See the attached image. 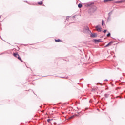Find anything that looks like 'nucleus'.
<instances>
[{
  "mask_svg": "<svg viewBox=\"0 0 125 125\" xmlns=\"http://www.w3.org/2000/svg\"><path fill=\"white\" fill-rule=\"evenodd\" d=\"M13 55L15 57H16V58H18V59H19V60H20V61H21V62H23V60H22V59L20 57V56H19V54H18V53H14Z\"/></svg>",
  "mask_w": 125,
  "mask_h": 125,
  "instance_id": "nucleus-1",
  "label": "nucleus"
},
{
  "mask_svg": "<svg viewBox=\"0 0 125 125\" xmlns=\"http://www.w3.org/2000/svg\"><path fill=\"white\" fill-rule=\"evenodd\" d=\"M123 2H125V0H122L121 1H116V3H123Z\"/></svg>",
  "mask_w": 125,
  "mask_h": 125,
  "instance_id": "nucleus-5",
  "label": "nucleus"
},
{
  "mask_svg": "<svg viewBox=\"0 0 125 125\" xmlns=\"http://www.w3.org/2000/svg\"><path fill=\"white\" fill-rule=\"evenodd\" d=\"M0 18H1V17L0 16Z\"/></svg>",
  "mask_w": 125,
  "mask_h": 125,
  "instance_id": "nucleus-17",
  "label": "nucleus"
},
{
  "mask_svg": "<svg viewBox=\"0 0 125 125\" xmlns=\"http://www.w3.org/2000/svg\"><path fill=\"white\" fill-rule=\"evenodd\" d=\"M106 32H107V30H104V31H103V33H106Z\"/></svg>",
  "mask_w": 125,
  "mask_h": 125,
  "instance_id": "nucleus-15",
  "label": "nucleus"
},
{
  "mask_svg": "<svg viewBox=\"0 0 125 125\" xmlns=\"http://www.w3.org/2000/svg\"><path fill=\"white\" fill-rule=\"evenodd\" d=\"M94 41L96 42H101V40H100V39H99V40L95 39Z\"/></svg>",
  "mask_w": 125,
  "mask_h": 125,
  "instance_id": "nucleus-9",
  "label": "nucleus"
},
{
  "mask_svg": "<svg viewBox=\"0 0 125 125\" xmlns=\"http://www.w3.org/2000/svg\"><path fill=\"white\" fill-rule=\"evenodd\" d=\"M74 117H75V115H73L72 116H71L69 119H73L74 118Z\"/></svg>",
  "mask_w": 125,
  "mask_h": 125,
  "instance_id": "nucleus-14",
  "label": "nucleus"
},
{
  "mask_svg": "<svg viewBox=\"0 0 125 125\" xmlns=\"http://www.w3.org/2000/svg\"><path fill=\"white\" fill-rule=\"evenodd\" d=\"M110 36H111V34L110 33H109L107 35V37H110Z\"/></svg>",
  "mask_w": 125,
  "mask_h": 125,
  "instance_id": "nucleus-13",
  "label": "nucleus"
},
{
  "mask_svg": "<svg viewBox=\"0 0 125 125\" xmlns=\"http://www.w3.org/2000/svg\"><path fill=\"white\" fill-rule=\"evenodd\" d=\"M97 34H96V33H93L91 34V37H92V38H95V37H97Z\"/></svg>",
  "mask_w": 125,
  "mask_h": 125,
  "instance_id": "nucleus-4",
  "label": "nucleus"
},
{
  "mask_svg": "<svg viewBox=\"0 0 125 125\" xmlns=\"http://www.w3.org/2000/svg\"><path fill=\"white\" fill-rule=\"evenodd\" d=\"M113 0H104V2L106 3L107 2H109V1H113Z\"/></svg>",
  "mask_w": 125,
  "mask_h": 125,
  "instance_id": "nucleus-6",
  "label": "nucleus"
},
{
  "mask_svg": "<svg viewBox=\"0 0 125 125\" xmlns=\"http://www.w3.org/2000/svg\"><path fill=\"white\" fill-rule=\"evenodd\" d=\"M50 121H52V119H49L47 120V121L48 122V123H49V122H50Z\"/></svg>",
  "mask_w": 125,
  "mask_h": 125,
  "instance_id": "nucleus-12",
  "label": "nucleus"
},
{
  "mask_svg": "<svg viewBox=\"0 0 125 125\" xmlns=\"http://www.w3.org/2000/svg\"><path fill=\"white\" fill-rule=\"evenodd\" d=\"M103 24H104V21H103V20L102 21V26H103Z\"/></svg>",
  "mask_w": 125,
  "mask_h": 125,
  "instance_id": "nucleus-16",
  "label": "nucleus"
},
{
  "mask_svg": "<svg viewBox=\"0 0 125 125\" xmlns=\"http://www.w3.org/2000/svg\"><path fill=\"white\" fill-rule=\"evenodd\" d=\"M55 42H61L62 41L60 39H58V40L55 39Z\"/></svg>",
  "mask_w": 125,
  "mask_h": 125,
  "instance_id": "nucleus-7",
  "label": "nucleus"
},
{
  "mask_svg": "<svg viewBox=\"0 0 125 125\" xmlns=\"http://www.w3.org/2000/svg\"><path fill=\"white\" fill-rule=\"evenodd\" d=\"M114 43V42L113 41H111L108 44H107L105 47H108V46H111V45H112V44Z\"/></svg>",
  "mask_w": 125,
  "mask_h": 125,
  "instance_id": "nucleus-3",
  "label": "nucleus"
},
{
  "mask_svg": "<svg viewBox=\"0 0 125 125\" xmlns=\"http://www.w3.org/2000/svg\"><path fill=\"white\" fill-rule=\"evenodd\" d=\"M78 7L79 8H82L83 7V4L80 3L78 4Z\"/></svg>",
  "mask_w": 125,
  "mask_h": 125,
  "instance_id": "nucleus-8",
  "label": "nucleus"
},
{
  "mask_svg": "<svg viewBox=\"0 0 125 125\" xmlns=\"http://www.w3.org/2000/svg\"><path fill=\"white\" fill-rule=\"evenodd\" d=\"M98 88L97 87V88H94L92 89V90L93 91H95V90H97V89H98Z\"/></svg>",
  "mask_w": 125,
  "mask_h": 125,
  "instance_id": "nucleus-11",
  "label": "nucleus"
},
{
  "mask_svg": "<svg viewBox=\"0 0 125 125\" xmlns=\"http://www.w3.org/2000/svg\"><path fill=\"white\" fill-rule=\"evenodd\" d=\"M38 4H39V5H42V1L39 2L38 3Z\"/></svg>",
  "mask_w": 125,
  "mask_h": 125,
  "instance_id": "nucleus-10",
  "label": "nucleus"
},
{
  "mask_svg": "<svg viewBox=\"0 0 125 125\" xmlns=\"http://www.w3.org/2000/svg\"><path fill=\"white\" fill-rule=\"evenodd\" d=\"M96 29L98 32H101L102 28H101V26L98 25L96 27Z\"/></svg>",
  "mask_w": 125,
  "mask_h": 125,
  "instance_id": "nucleus-2",
  "label": "nucleus"
}]
</instances>
